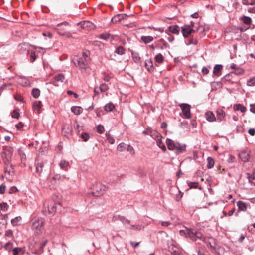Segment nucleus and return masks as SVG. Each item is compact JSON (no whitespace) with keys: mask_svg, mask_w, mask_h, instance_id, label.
<instances>
[{"mask_svg":"<svg viewBox=\"0 0 255 255\" xmlns=\"http://www.w3.org/2000/svg\"><path fill=\"white\" fill-rule=\"evenodd\" d=\"M115 53L118 55H123L125 53V49L122 46H118L116 48Z\"/></svg>","mask_w":255,"mask_h":255,"instance_id":"nucleus-28","label":"nucleus"},{"mask_svg":"<svg viewBox=\"0 0 255 255\" xmlns=\"http://www.w3.org/2000/svg\"><path fill=\"white\" fill-rule=\"evenodd\" d=\"M156 144L163 152H165L166 151L165 145L161 139L157 140Z\"/></svg>","mask_w":255,"mask_h":255,"instance_id":"nucleus-26","label":"nucleus"},{"mask_svg":"<svg viewBox=\"0 0 255 255\" xmlns=\"http://www.w3.org/2000/svg\"><path fill=\"white\" fill-rule=\"evenodd\" d=\"M83 109L78 106H73L71 107V111L75 115H79L82 112Z\"/></svg>","mask_w":255,"mask_h":255,"instance_id":"nucleus-25","label":"nucleus"},{"mask_svg":"<svg viewBox=\"0 0 255 255\" xmlns=\"http://www.w3.org/2000/svg\"><path fill=\"white\" fill-rule=\"evenodd\" d=\"M207 167L208 169H211L214 167L215 162L214 160L212 157H209L207 158Z\"/></svg>","mask_w":255,"mask_h":255,"instance_id":"nucleus-27","label":"nucleus"},{"mask_svg":"<svg viewBox=\"0 0 255 255\" xmlns=\"http://www.w3.org/2000/svg\"><path fill=\"white\" fill-rule=\"evenodd\" d=\"M238 209L240 211H246L247 210L246 204L242 201H239L237 203Z\"/></svg>","mask_w":255,"mask_h":255,"instance_id":"nucleus-24","label":"nucleus"},{"mask_svg":"<svg viewBox=\"0 0 255 255\" xmlns=\"http://www.w3.org/2000/svg\"><path fill=\"white\" fill-rule=\"evenodd\" d=\"M30 62L33 63L36 59V56L35 54V52L34 51H31L30 53Z\"/></svg>","mask_w":255,"mask_h":255,"instance_id":"nucleus-51","label":"nucleus"},{"mask_svg":"<svg viewBox=\"0 0 255 255\" xmlns=\"http://www.w3.org/2000/svg\"><path fill=\"white\" fill-rule=\"evenodd\" d=\"M72 62L82 72L86 71L89 67L88 62L84 58H80L79 56H74L72 58Z\"/></svg>","mask_w":255,"mask_h":255,"instance_id":"nucleus-4","label":"nucleus"},{"mask_svg":"<svg viewBox=\"0 0 255 255\" xmlns=\"http://www.w3.org/2000/svg\"><path fill=\"white\" fill-rule=\"evenodd\" d=\"M170 32L173 34L179 35L180 33V27L177 25H171L168 27V29L166 30V33L168 34Z\"/></svg>","mask_w":255,"mask_h":255,"instance_id":"nucleus-14","label":"nucleus"},{"mask_svg":"<svg viewBox=\"0 0 255 255\" xmlns=\"http://www.w3.org/2000/svg\"><path fill=\"white\" fill-rule=\"evenodd\" d=\"M119 17H121V16H120V15H118V14L115 16L112 19V21L113 22H117L120 21V19H119Z\"/></svg>","mask_w":255,"mask_h":255,"instance_id":"nucleus-57","label":"nucleus"},{"mask_svg":"<svg viewBox=\"0 0 255 255\" xmlns=\"http://www.w3.org/2000/svg\"><path fill=\"white\" fill-rule=\"evenodd\" d=\"M21 219L22 218L20 216H18L14 219H12L11 221V224L14 226H17L18 225L19 222L21 221Z\"/></svg>","mask_w":255,"mask_h":255,"instance_id":"nucleus-34","label":"nucleus"},{"mask_svg":"<svg viewBox=\"0 0 255 255\" xmlns=\"http://www.w3.org/2000/svg\"><path fill=\"white\" fill-rule=\"evenodd\" d=\"M186 43L187 45L193 44L197 45L198 44V41L196 37L192 35L191 37L186 38Z\"/></svg>","mask_w":255,"mask_h":255,"instance_id":"nucleus-19","label":"nucleus"},{"mask_svg":"<svg viewBox=\"0 0 255 255\" xmlns=\"http://www.w3.org/2000/svg\"><path fill=\"white\" fill-rule=\"evenodd\" d=\"M55 30H56L57 31V32L59 35H61L62 36H65L67 37H71V34H70L69 33L66 32L65 31H64L62 29L55 28Z\"/></svg>","mask_w":255,"mask_h":255,"instance_id":"nucleus-32","label":"nucleus"},{"mask_svg":"<svg viewBox=\"0 0 255 255\" xmlns=\"http://www.w3.org/2000/svg\"><path fill=\"white\" fill-rule=\"evenodd\" d=\"M115 108V106L112 103H109L107 104L105 107L104 109L107 112H111Z\"/></svg>","mask_w":255,"mask_h":255,"instance_id":"nucleus-31","label":"nucleus"},{"mask_svg":"<svg viewBox=\"0 0 255 255\" xmlns=\"http://www.w3.org/2000/svg\"><path fill=\"white\" fill-rule=\"evenodd\" d=\"M80 137L84 142L87 141L90 138L89 134L86 132H82Z\"/></svg>","mask_w":255,"mask_h":255,"instance_id":"nucleus-35","label":"nucleus"},{"mask_svg":"<svg viewBox=\"0 0 255 255\" xmlns=\"http://www.w3.org/2000/svg\"><path fill=\"white\" fill-rule=\"evenodd\" d=\"M64 78H65V77H64V75H63L62 74H59L57 75H56L54 77V79L57 82H62L64 79Z\"/></svg>","mask_w":255,"mask_h":255,"instance_id":"nucleus-39","label":"nucleus"},{"mask_svg":"<svg viewBox=\"0 0 255 255\" xmlns=\"http://www.w3.org/2000/svg\"><path fill=\"white\" fill-rule=\"evenodd\" d=\"M92 194L97 197L103 195L106 190V187L101 183H96L93 185Z\"/></svg>","mask_w":255,"mask_h":255,"instance_id":"nucleus-7","label":"nucleus"},{"mask_svg":"<svg viewBox=\"0 0 255 255\" xmlns=\"http://www.w3.org/2000/svg\"><path fill=\"white\" fill-rule=\"evenodd\" d=\"M106 139L111 144H113L115 143V139L110 134L107 133L106 134Z\"/></svg>","mask_w":255,"mask_h":255,"instance_id":"nucleus-42","label":"nucleus"},{"mask_svg":"<svg viewBox=\"0 0 255 255\" xmlns=\"http://www.w3.org/2000/svg\"><path fill=\"white\" fill-rule=\"evenodd\" d=\"M233 74V73H230L229 74H228L227 75H226L224 77H223V79L226 80V81H231V77L232 76V75Z\"/></svg>","mask_w":255,"mask_h":255,"instance_id":"nucleus-56","label":"nucleus"},{"mask_svg":"<svg viewBox=\"0 0 255 255\" xmlns=\"http://www.w3.org/2000/svg\"><path fill=\"white\" fill-rule=\"evenodd\" d=\"M99 89L101 92H105L108 90L109 87L106 84L103 83L100 85Z\"/></svg>","mask_w":255,"mask_h":255,"instance_id":"nucleus-48","label":"nucleus"},{"mask_svg":"<svg viewBox=\"0 0 255 255\" xmlns=\"http://www.w3.org/2000/svg\"><path fill=\"white\" fill-rule=\"evenodd\" d=\"M27 46H28V44L24 43L20 44L18 46V48H19V50H22V49H26Z\"/></svg>","mask_w":255,"mask_h":255,"instance_id":"nucleus-55","label":"nucleus"},{"mask_svg":"<svg viewBox=\"0 0 255 255\" xmlns=\"http://www.w3.org/2000/svg\"><path fill=\"white\" fill-rule=\"evenodd\" d=\"M11 116L13 118L18 119L20 116L18 110H14L11 113Z\"/></svg>","mask_w":255,"mask_h":255,"instance_id":"nucleus-47","label":"nucleus"},{"mask_svg":"<svg viewBox=\"0 0 255 255\" xmlns=\"http://www.w3.org/2000/svg\"><path fill=\"white\" fill-rule=\"evenodd\" d=\"M8 205L6 203L2 202L0 203V212L1 211H6L8 209Z\"/></svg>","mask_w":255,"mask_h":255,"instance_id":"nucleus-44","label":"nucleus"},{"mask_svg":"<svg viewBox=\"0 0 255 255\" xmlns=\"http://www.w3.org/2000/svg\"><path fill=\"white\" fill-rule=\"evenodd\" d=\"M248 133L251 136H254L255 134V130L254 128H250L248 130Z\"/></svg>","mask_w":255,"mask_h":255,"instance_id":"nucleus-64","label":"nucleus"},{"mask_svg":"<svg viewBox=\"0 0 255 255\" xmlns=\"http://www.w3.org/2000/svg\"><path fill=\"white\" fill-rule=\"evenodd\" d=\"M250 111L253 113L255 114V104H251Z\"/></svg>","mask_w":255,"mask_h":255,"instance_id":"nucleus-60","label":"nucleus"},{"mask_svg":"<svg viewBox=\"0 0 255 255\" xmlns=\"http://www.w3.org/2000/svg\"><path fill=\"white\" fill-rule=\"evenodd\" d=\"M247 85L248 86H255V77H253L247 80Z\"/></svg>","mask_w":255,"mask_h":255,"instance_id":"nucleus-38","label":"nucleus"},{"mask_svg":"<svg viewBox=\"0 0 255 255\" xmlns=\"http://www.w3.org/2000/svg\"><path fill=\"white\" fill-rule=\"evenodd\" d=\"M69 165V163L68 162L66 161L65 160L61 161L59 163V166L61 169H66Z\"/></svg>","mask_w":255,"mask_h":255,"instance_id":"nucleus-40","label":"nucleus"},{"mask_svg":"<svg viewBox=\"0 0 255 255\" xmlns=\"http://www.w3.org/2000/svg\"><path fill=\"white\" fill-rule=\"evenodd\" d=\"M45 224V220L42 218H38L33 222L32 228L33 229L40 230Z\"/></svg>","mask_w":255,"mask_h":255,"instance_id":"nucleus-12","label":"nucleus"},{"mask_svg":"<svg viewBox=\"0 0 255 255\" xmlns=\"http://www.w3.org/2000/svg\"><path fill=\"white\" fill-rule=\"evenodd\" d=\"M223 69V66L221 64L216 65L213 69V74L219 77L221 75V71Z\"/></svg>","mask_w":255,"mask_h":255,"instance_id":"nucleus-15","label":"nucleus"},{"mask_svg":"<svg viewBox=\"0 0 255 255\" xmlns=\"http://www.w3.org/2000/svg\"><path fill=\"white\" fill-rule=\"evenodd\" d=\"M5 235L7 237H12L13 235V232L11 230H8L6 231Z\"/></svg>","mask_w":255,"mask_h":255,"instance_id":"nucleus-59","label":"nucleus"},{"mask_svg":"<svg viewBox=\"0 0 255 255\" xmlns=\"http://www.w3.org/2000/svg\"><path fill=\"white\" fill-rule=\"evenodd\" d=\"M168 248L170 255H181L182 252L179 246L175 242L169 243Z\"/></svg>","mask_w":255,"mask_h":255,"instance_id":"nucleus-10","label":"nucleus"},{"mask_svg":"<svg viewBox=\"0 0 255 255\" xmlns=\"http://www.w3.org/2000/svg\"><path fill=\"white\" fill-rule=\"evenodd\" d=\"M22 251V249L21 248H15L13 249V255H18V254Z\"/></svg>","mask_w":255,"mask_h":255,"instance_id":"nucleus-53","label":"nucleus"},{"mask_svg":"<svg viewBox=\"0 0 255 255\" xmlns=\"http://www.w3.org/2000/svg\"><path fill=\"white\" fill-rule=\"evenodd\" d=\"M166 143L168 149L170 150H175L176 154H180L186 150L185 144H181L179 142H175L173 140L167 138Z\"/></svg>","mask_w":255,"mask_h":255,"instance_id":"nucleus-2","label":"nucleus"},{"mask_svg":"<svg viewBox=\"0 0 255 255\" xmlns=\"http://www.w3.org/2000/svg\"><path fill=\"white\" fill-rule=\"evenodd\" d=\"M116 219L121 222L125 225L126 228H128L127 226V225H129L130 223V221L126 218L124 216L118 215Z\"/></svg>","mask_w":255,"mask_h":255,"instance_id":"nucleus-16","label":"nucleus"},{"mask_svg":"<svg viewBox=\"0 0 255 255\" xmlns=\"http://www.w3.org/2000/svg\"><path fill=\"white\" fill-rule=\"evenodd\" d=\"M143 228V226L139 224L131 225V227L129 228V229L131 230H134L136 231H140Z\"/></svg>","mask_w":255,"mask_h":255,"instance_id":"nucleus-37","label":"nucleus"},{"mask_svg":"<svg viewBox=\"0 0 255 255\" xmlns=\"http://www.w3.org/2000/svg\"><path fill=\"white\" fill-rule=\"evenodd\" d=\"M194 23L191 22L189 25H184L181 27V32L183 37L185 38L189 37L193 33H195L196 31L193 29Z\"/></svg>","mask_w":255,"mask_h":255,"instance_id":"nucleus-9","label":"nucleus"},{"mask_svg":"<svg viewBox=\"0 0 255 255\" xmlns=\"http://www.w3.org/2000/svg\"><path fill=\"white\" fill-rule=\"evenodd\" d=\"M235 106L237 110H240L242 113H245L247 111V108L242 104H237Z\"/></svg>","mask_w":255,"mask_h":255,"instance_id":"nucleus-36","label":"nucleus"},{"mask_svg":"<svg viewBox=\"0 0 255 255\" xmlns=\"http://www.w3.org/2000/svg\"><path fill=\"white\" fill-rule=\"evenodd\" d=\"M246 25H250L252 22V19L248 16H243L240 18Z\"/></svg>","mask_w":255,"mask_h":255,"instance_id":"nucleus-30","label":"nucleus"},{"mask_svg":"<svg viewBox=\"0 0 255 255\" xmlns=\"http://www.w3.org/2000/svg\"><path fill=\"white\" fill-rule=\"evenodd\" d=\"M152 132H153V130H152L151 128L150 127H148L146 128V130L143 131V134L147 135H150L151 137H153V134H152Z\"/></svg>","mask_w":255,"mask_h":255,"instance_id":"nucleus-41","label":"nucleus"},{"mask_svg":"<svg viewBox=\"0 0 255 255\" xmlns=\"http://www.w3.org/2000/svg\"><path fill=\"white\" fill-rule=\"evenodd\" d=\"M4 176L9 181H12L14 175V166L11 164L10 161L4 162Z\"/></svg>","mask_w":255,"mask_h":255,"instance_id":"nucleus-5","label":"nucleus"},{"mask_svg":"<svg viewBox=\"0 0 255 255\" xmlns=\"http://www.w3.org/2000/svg\"><path fill=\"white\" fill-rule=\"evenodd\" d=\"M5 186L3 184L0 186V194H2L4 193L5 191Z\"/></svg>","mask_w":255,"mask_h":255,"instance_id":"nucleus-61","label":"nucleus"},{"mask_svg":"<svg viewBox=\"0 0 255 255\" xmlns=\"http://www.w3.org/2000/svg\"><path fill=\"white\" fill-rule=\"evenodd\" d=\"M145 67L149 72H152L154 70L152 61L150 59L146 60Z\"/></svg>","mask_w":255,"mask_h":255,"instance_id":"nucleus-20","label":"nucleus"},{"mask_svg":"<svg viewBox=\"0 0 255 255\" xmlns=\"http://www.w3.org/2000/svg\"><path fill=\"white\" fill-rule=\"evenodd\" d=\"M45 209L43 210L44 214H54L57 212H61L62 205L60 202H54L51 201L50 204H44Z\"/></svg>","mask_w":255,"mask_h":255,"instance_id":"nucleus-3","label":"nucleus"},{"mask_svg":"<svg viewBox=\"0 0 255 255\" xmlns=\"http://www.w3.org/2000/svg\"><path fill=\"white\" fill-rule=\"evenodd\" d=\"M131 245L134 248H135L136 247H137L139 244H140V242H137V243H135L133 241H130V242Z\"/></svg>","mask_w":255,"mask_h":255,"instance_id":"nucleus-63","label":"nucleus"},{"mask_svg":"<svg viewBox=\"0 0 255 255\" xmlns=\"http://www.w3.org/2000/svg\"><path fill=\"white\" fill-rule=\"evenodd\" d=\"M164 59V58L163 56L160 53L158 54L155 57V61L158 63H162L163 62Z\"/></svg>","mask_w":255,"mask_h":255,"instance_id":"nucleus-33","label":"nucleus"},{"mask_svg":"<svg viewBox=\"0 0 255 255\" xmlns=\"http://www.w3.org/2000/svg\"><path fill=\"white\" fill-rule=\"evenodd\" d=\"M126 148V145L124 143H121L118 145L117 149L120 151H123Z\"/></svg>","mask_w":255,"mask_h":255,"instance_id":"nucleus-50","label":"nucleus"},{"mask_svg":"<svg viewBox=\"0 0 255 255\" xmlns=\"http://www.w3.org/2000/svg\"><path fill=\"white\" fill-rule=\"evenodd\" d=\"M36 173L40 176L42 172H47L50 168V163L47 160H44L40 162H37L36 164Z\"/></svg>","mask_w":255,"mask_h":255,"instance_id":"nucleus-6","label":"nucleus"},{"mask_svg":"<svg viewBox=\"0 0 255 255\" xmlns=\"http://www.w3.org/2000/svg\"><path fill=\"white\" fill-rule=\"evenodd\" d=\"M110 34H102L100 35V37L101 39L106 40L109 38Z\"/></svg>","mask_w":255,"mask_h":255,"instance_id":"nucleus-58","label":"nucleus"},{"mask_svg":"<svg viewBox=\"0 0 255 255\" xmlns=\"http://www.w3.org/2000/svg\"><path fill=\"white\" fill-rule=\"evenodd\" d=\"M225 116V112L222 109H218L217 111V120L219 121H221L224 119Z\"/></svg>","mask_w":255,"mask_h":255,"instance_id":"nucleus-22","label":"nucleus"},{"mask_svg":"<svg viewBox=\"0 0 255 255\" xmlns=\"http://www.w3.org/2000/svg\"><path fill=\"white\" fill-rule=\"evenodd\" d=\"M180 233L181 235H182V233H184L187 237L189 238L193 241H196L197 239H199L204 242H207L206 238L204 237L202 233L199 231H194L192 229L188 228L186 231L180 230Z\"/></svg>","mask_w":255,"mask_h":255,"instance_id":"nucleus-1","label":"nucleus"},{"mask_svg":"<svg viewBox=\"0 0 255 255\" xmlns=\"http://www.w3.org/2000/svg\"><path fill=\"white\" fill-rule=\"evenodd\" d=\"M153 37L151 36H142L140 38L141 41L145 44H148L153 41Z\"/></svg>","mask_w":255,"mask_h":255,"instance_id":"nucleus-21","label":"nucleus"},{"mask_svg":"<svg viewBox=\"0 0 255 255\" xmlns=\"http://www.w3.org/2000/svg\"><path fill=\"white\" fill-rule=\"evenodd\" d=\"M244 70L240 67H237L235 69L234 72H232L233 74H234L237 75H240L244 73Z\"/></svg>","mask_w":255,"mask_h":255,"instance_id":"nucleus-43","label":"nucleus"},{"mask_svg":"<svg viewBox=\"0 0 255 255\" xmlns=\"http://www.w3.org/2000/svg\"><path fill=\"white\" fill-rule=\"evenodd\" d=\"M207 246L208 247V248H210L211 249H215V247L212 244V243L210 242H209L207 240V242H204Z\"/></svg>","mask_w":255,"mask_h":255,"instance_id":"nucleus-62","label":"nucleus"},{"mask_svg":"<svg viewBox=\"0 0 255 255\" xmlns=\"http://www.w3.org/2000/svg\"><path fill=\"white\" fill-rule=\"evenodd\" d=\"M13 150V148L10 146L5 147L3 149V151L1 154L3 162L11 161Z\"/></svg>","mask_w":255,"mask_h":255,"instance_id":"nucleus-8","label":"nucleus"},{"mask_svg":"<svg viewBox=\"0 0 255 255\" xmlns=\"http://www.w3.org/2000/svg\"><path fill=\"white\" fill-rule=\"evenodd\" d=\"M132 58H133L134 61L136 63L139 62V61L140 60V57L139 56V54L138 53H132Z\"/></svg>","mask_w":255,"mask_h":255,"instance_id":"nucleus-45","label":"nucleus"},{"mask_svg":"<svg viewBox=\"0 0 255 255\" xmlns=\"http://www.w3.org/2000/svg\"><path fill=\"white\" fill-rule=\"evenodd\" d=\"M239 156L243 161L246 162L249 159V154L247 151H242L239 154Z\"/></svg>","mask_w":255,"mask_h":255,"instance_id":"nucleus-17","label":"nucleus"},{"mask_svg":"<svg viewBox=\"0 0 255 255\" xmlns=\"http://www.w3.org/2000/svg\"><path fill=\"white\" fill-rule=\"evenodd\" d=\"M188 185L190 187V188H197L198 187V183L197 182H191L190 183H188Z\"/></svg>","mask_w":255,"mask_h":255,"instance_id":"nucleus-52","label":"nucleus"},{"mask_svg":"<svg viewBox=\"0 0 255 255\" xmlns=\"http://www.w3.org/2000/svg\"><path fill=\"white\" fill-rule=\"evenodd\" d=\"M24 126V124H23V123L21 122H19L17 124L15 125L17 129L19 130H22L23 129Z\"/></svg>","mask_w":255,"mask_h":255,"instance_id":"nucleus-54","label":"nucleus"},{"mask_svg":"<svg viewBox=\"0 0 255 255\" xmlns=\"http://www.w3.org/2000/svg\"><path fill=\"white\" fill-rule=\"evenodd\" d=\"M42 107V103L41 101H35L33 103V108L34 110L37 111L38 113H40V109Z\"/></svg>","mask_w":255,"mask_h":255,"instance_id":"nucleus-23","label":"nucleus"},{"mask_svg":"<svg viewBox=\"0 0 255 255\" xmlns=\"http://www.w3.org/2000/svg\"><path fill=\"white\" fill-rule=\"evenodd\" d=\"M179 106L182 110L184 118L186 119H190L191 117L190 112L191 106L188 104L182 103L179 104Z\"/></svg>","mask_w":255,"mask_h":255,"instance_id":"nucleus-11","label":"nucleus"},{"mask_svg":"<svg viewBox=\"0 0 255 255\" xmlns=\"http://www.w3.org/2000/svg\"><path fill=\"white\" fill-rule=\"evenodd\" d=\"M205 117L206 120L209 122H212L216 120L215 116L211 111H207L206 112Z\"/></svg>","mask_w":255,"mask_h":255,"instance_id":"nucleus-18","label":"nucleus"},{"mask_svg":"<svg viewBox=\"0 0 255 255\" xmlns=\"http://www.w3.org/2000/svg\"><path fill=\"white\" fill-rule=\"evenodd\" d=\"M89 52L88 51L87 52H83L82 55L79 56L80 58H84V59H85L88 62L90 59V58L89 57Z\"/></svg>","mask_w":255,"mask_h":255,"instance_id":"nucleus-49","label":"nucleus"},{"mask_svg":"<svg viewBox=\"0 0 255 255\" xmlns=\"http://www.w3.org/2000/svg\"><path fill=\"white\" fill-rule=\"evenodd\" d=\"M96 128L97 131L100 134H102L105 131L104 128L101 125H99L98 126H97Z\"/></svg>","mask_w":255,"mask_h":255,"instance_id":"nucleus-46","label":"nucleus"},{"mask_svg":"<svg viewBox=\"0 0 255 255\" xmlns=\"http://www.w3.org/2000/svg\"><path fill=\"white\" fill-rule=\"evenodd\" d=\"M78 25L82 29H84L88 31L94 29L95 27L93 23L89 21L81 22L78 23Z\"/></svg>","mask_w":255,"mask_h":255,"instance_id":"nucleus-13","label":"nucleus"},{"mask_svg":"<svg viewBox=\"0 0 255 255\" xmlns=\"http://www.w3.org/2000/svg\"><path fill=\"white\" fill-rule=\"evenodd\" d=\"M40 91L39 89L34 88L32 89L31 91V94L32 96L35 98H37L40 96Z\"/></svg>","mask_w":255,"mask_h":255,"instance_id":"nucleus-29","label":"nucleus"}]
</instances>
